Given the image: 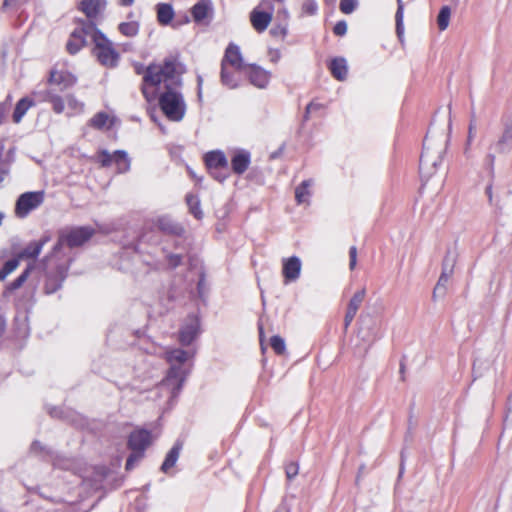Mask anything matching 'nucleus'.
I'll return each instance as SVG.
<instances>
[{
	"mask_svg": "<svg viewBox=\"0 0 512 512\" xmlns=\"http://www.w3.org/2000/svg\"><path fill=\"white\" fill-rule=\"evenodd\" d=\"M186 66L181 62L178 54L164 58L160 64H150L142 80L141 92L148 102H153L161 83L165 91L159 95V106L164 115L171 121L178 122L183 119L186 105L182 94L177 90L182 86V75Z\"/></svg>",
	"mask_w": 512,
	"mask_h": 512,
	"instance_id": "nucleus-1",
	"label": "nucleus"
},
{
	"mask_svg": "<svg viewBox=\"0 0 512 512\" xmlns=\"http://www.w3.org/2000/svg\"><path fill=\"white\" fill-rule=\"evenodd\" d=\"M164 355L170 369L159 388L169 390L170 397L173 399L179 395L188 374V371L182 365L192 358L194 353L181 348H171L167 349Z\"/></svg>",
	"mask_w": 512,
	"mask_h": 512,
	"instance_id": "nucleus-2",
	"label": "nucleus"
},
{
	"mask_svg": "<svg viewBox=\"0 0 512 512\" xmlns=\"http://www.w3.org/2000/svg\"><path fill=\"white\" fill-rule=\"evenodd\" d=\"M94 49L93 54L99 63L107 68H114L118 65L120 54L105 34L99 29L93 35Z\"/></svg>",
	"mask_w": 512,
	"mask_h": 512,
	"instance_id": "nucleus-3",
	"label": "nucleus"
},
{
	"mask_svg": "<svg viewBox=\"0 0 512 512\" xmlns=\"http://www.w3.org/2000/svg\"><path fill=\"white\" fill-rule=\"evenodd\" d=\"M69 265L67 261L61 263L54 262V255L46 259V272L44 292L52 294L62 287L67 277Z\"/></svg>",
	"mask_w": 512,
	"mask_h": 512,
	"instance_id": "nucleus-4",
	"label": "nucleus"
},
{
	"mask_svg": "<svg viewBox=\"0 0 512 512\" xmlns=\"http://www.w3.org/2000/svg\"><path fill=\"white\" fill-rule=\"evenodd\" d=\"M94 232V229L88 226L62 230L58 242L53 248V254H56L63 244H66L70 248L83 245L94 235Z\"/></svg>",
	"mask_w": 512,
	"mask_h": 512,
	"instance_id": "nucleus-5",
	"label": "nucleus"
},
{
	"mask_svg": "<svg viewBox=\"0 0 512 512\" xmlns=\"http://www.w3.org/2000/svg\"><path fill=\"white\" fill-rule=\"evenodd\" d=\"M97 28L92 22H82L80 26L76 27L70 34L66 43V50L69 54H77L84 46L87 45V38L91 37L97 32Z\"/></svg>",
	"mask_w": 512,
	"mask_h": 512,
	"instance_id": "nucleus-6",
	"label": "nucleus"
},
{
	"mask_svg": "<svg viewBox=\"0 0 512 512\" xmlns=\"http://www.w3.org/2000/svg\"><path fill=\"white\" fill-rule=\"evenodd\" d=\"M44 199V191H29L21 194L15 204V215L20 219L26 218L43 204Z\"/></svg>",
	"mask_w": 512,
	"mask_h": 512,
	"instance_id": "nucleus-7",
	"label": "nucleus"
},
{
	"mask_svg": "<svg viewBox=\"0 0 512 512\" xmlns=\"http://www.w3.org/2000/svg\"><path fill=\"white\" fill-rule=\"evenodd\" d=\"M96 161L102 167H109L115 164L117 173L119 174L128 172L131 167V159L124 150H116L113 154L109 153L107 150H101L97 153Z\"/></svg>",
	"mask_w": 512,
	"mask_h": 512,
	"instance_id": "nucleus-8",
	"label": "nucleus"
},
{
	"mask_svg": "<svg viewBox=\"0 0 512 512\" xmlns=\"http://www.w3.org/2000/svg\"><path fill=\"white\" fill-rule=\"evenodd\" d=\"M274 5L270 0H261L251 11L250 22L252 27L259 33L264 32L273 17Z\"/></svg>",
	"mask_w": 512,
	"mask_h": 512,
	"instance_id": "nucleus-9",
	"label": "nucleus"
},
{
	"mask_svg": "<svg viewBox=\"0 0 512 512\" xmlns=\"http://www.w3.org/2000/svg\"><path fill=\"white\" fill-rule=\"evenodd\" d=\"M204 160L209 173L215 180L219 182L226 180L228 177V160L222 151H210L206 153Z\"/></svg>",
	"mask_w": 512,
	"mask_h": 512,
	"instance_id": "nucleus-10",
	"label": "nucleus"
},
{
	"mask_svg": "<svg viewBox=\"0 0 512 512\" xmlns=\"http://www.w3.org/2000/svg\"><path fill=\"white\" fill-rule=\"evenodd\" d=\"M360 329L358 332V336L365 343V347L363 349L362 355L364 356L371 345L381 337L380 326L381 323L371 317L370 315L361 316L360 317Z\"/></svg>",
	"mask_w": 512,
	"mask_h": 512,
	"instance_id": "nucleus-11",
	"label": "nucleus"
},
{
	"mask_svg": "<svg viewBox=\"0 0 512 512\" xmlns=\"http://www.w3.org/2000/svg\"><path fill=\"white\" fill-rule=\"evenodd\" d=\"M442 162V150L431 152L424 142L423 151L420 156V174L423 178L429 179Z\"/></svg>",
	"mask_w": 512,
	"mask_h": 512,
	"instance_id": "nucleus-12",
	"label": "nucleus"
},
{
	"mask_svg": "<svg viewBox=\"0 0 512 512\" xmlns=\"http://www.w3.org/2000/svg\"><path fill=\"white\" fill-rule=\"evenodd\" d=\"M200 334V321L198 317L191 315L179 330L178 340L182 346H189Z\"/></svg>",
	"mask_w": 512,
	"mask_h": 512,
	"instance_id": "nucleus-13",
	"label": "nucleus"
},
{
	"mask_svg": "<svg viewBox=\"0 0 512 512\" xmlns=\"http://www.w3.org/2000/svg\"><path fill=\"white\" fill-rule=\"evenodd\" d=\"M302 263L299 257L291 256L283 259L282 274L284 277V283L295 282L299 279L301 274Z\"/></svg>",
	"mask_w": 512,
	"mask_h": 512,
	"instance_id": "nucleus-14",
	"label": "nucleus"
},
{
	"mask_svg": "<svg viewBox=\"0 0 512 512\" xmlns=\"http://www.w3.org/2000/svg\"><path fill=\"white\" fill-rule=\"evenodd\" d=\"M247 76L253 86L265 89L270 82L271 73L259 65L249 64Z\"/></svg>",
	"mask_w": 512,
	"mask_h": 512,
	"instance_id": "nucleus-15",
	"label": "nucleus"
},
{
	"mask_svg": "<svg viewBox=\"0 0 512 512\" xmlns=\"http://www.w3.org/2000/svg\"><path fill=\"white\" fill-rule=\"evenodd\" d=\"M151 433L145 429H138L129 435L128 447L130 450H136L144 453L146 448L151 444Z\"/></svg>",
	"mask_w": 512,
	"mask_h": 512,
	"instance_id": "nucleus-16",
	"label": "nucleus"
},
{
	"mask_svg": "<svg viewBox=\"0 0 512 512\" xmlns=\"http://www.w3.org/2000/svg\"><path fill=\"white\" fill-rule=\"evenodd\" d=\"M231 66L236 71H241L244 67L242 54L239 46L234 43H230L225 50L224 57L221 61V65Z\"/></svg>",
	"mask_w": 512,
	"mask_h": 512,
	"instance_id": "nucleus-17",
	"label": "nucleus"
},
{
	"mask_svg": "<svg viewBox=\"0 0 512 512\" xmlns=\"http://www.w3.org/2000/svg\"><path fill=\"white\" fill-rule=\"evenodd\" d=\"M49 83L51 86L59 87L63 91L76 83V77L68 71L53 70L50 73Z\"/></svg>",
	"mask_w": 512,
	"mask_h": 512,
	"instance_id": "nucleus-18",
	"label": "nucleus"
},
{
	"mask_svg": "<svg viewBox=\"0 0 512 512\" xmlns=\"http://www.w3.org/2000/svg\"><path fill=\"white\" fill-rule=\"evenodd\" d=\"M366 295V290L362 288L361 290L357 291L353 297L350 299L347 307V311L344 317V326L347 329L350 324L352 323L354 317L357 314L358 309L360 308L364 298Z\"/></svg>",
	"mask_w": 512,
	"mask_h": 512,
	"instance_id": "nucleus-19",
	"label": "nucleus"
},
{
	"mask_svg": "<svg viewBox=\"0 0 512 512\" xmlns=\"http://www.w3.org/2000/svg\"><path fill=\"white\" fill-rule=\"evenodd\" d=\"M33 96L38 98L40 101L50 102L52 104L53 111L57 114H61L64 111L65 102L62 97L56 94L53 88L44 92L33 93Z\"/></svg>",
	"mask_w": 512,
	"mask_h": 512,
	"instance_id": "nucleus-20",
	"label": "nucleus"
},
{
	"mask_svg": "<svg viewBox=\"0 0 512 512\" xmlns=\"http://www.w3.org/2000/svg\"><path fill=\"white\" fill-rule=\"evenodd\" d=\"M331 75L338 81H345L348 76V65L344 57H334L328 64Z\"/></svg>",
	"mask_w": 512,
	"mask_h": 512,
	"instance_id": "nucleus-21",
	"label": "nucleus"
},
{
	"mask_svg": "<svg viewBox=\"0 0 512 512\" xmlns=\"http://www.w3.org/2000/svg\"><path fill=\"white\" fill-rule=\"evenodd\" d=\"M251 155L246 150L237 151L231 159V167L235 174L242 175L249 167Z\"/></svg>",
	"mask_w": 512,
	"mask_h": 512,
	"instance_id": "nucleus-22",
	"label": "nucleus"
},
{
	"mask_svg": "<svg viewBox=\"0 0 512 512\" xmlns=\"http://www.w3.org/2000/svg\"><path fill=\"white\" fill-rule=\"evenodd\" d=\"M497 153H505L512 149V120L505 125L502 136L490 147Z\"/></svg>",
	"mask_w": 512,
	"mask_h": 512,
	"instance_id": "nucleus-23",
	"label": "nucleus"
},
{
	"mask_svg": "<svg viewBox=\"0 0 512 512\" xmlns=\"http://www.w3.org/2000/svg\"><path fill=\"white\" fill-rule=\"evenodd\" d=\"M106 7L105 0H82L79 9L89 18L93 19L98 16Z\"/></svg>",
	"mask_w": 512,
	"mask_h": 512,
	"instance_id": "nucleus-24",
	"label": "nucleus"
},
{
	"mask_svg": "<svg viewBox=\"0 0 512 512\" xmlns=\"http://www.w3.org/2000/svg\"><path fill=\"white\" fill-rule=\"evenodd\" d=\"M157 227L160 231L170 235L181 236L184 233V228L168 216L159 217Z\"/></svg>",
	"mask_w": 512,
	"mask_h": 512,
	"instance_id": "nucleus-25",
	"label": "nucleus"
},
{
	"mask_svg": "<svg viewBox=\"0 0 512 512\" xmlns=\"http://www.w3.org/2000/svg\"><path fill=\"white\" fill-rule=\"evenodd\" d=\"M314 181L312 179L304 180L295 189V200L297 204H310V197L312 195L311 187Z\"/></svg>",
	"mask_w": 512,
	"mask_h": 512,
	"instance_id": "nucleus-26",
	"label": "nucleus"
},
{
	"mask_svg": "<svg viewBox=\"0 0 512 512\" xmlns=\"http://www.w3.org/2000/svg\"><path fill=\"white\" fill-rule=\"evenodd\" d=\"M182 450V443L180 441H176L173 447L166 454V457L161 465V471L163 473H168V471L175 466L180 452Z\"/></svg>",
	"mask_w": 512,
	"mask_h": 512,
	"instance_id": "nucleus-27",
	"label": "nucleus"
},
{
	"mask_svg": "<svg viewBox=\"0 0 512 512\" xmlns=\"http://www.w3.org/2000/svg\"><path fill=\"white\" fill-rule=\"evenodd\" d=\"M236 70H230L229 67L224 64L221 65L220 79L221 83L229 89H235L239 86L240 78L236 74Z\"/></svg>",
	"mask_w": 512,
	"mask_h": 512,
	"instance_id": "nucleus-28",
	"label": "nucleus"
},
{
	"mask_svg": "<svg viewBox=\"0 0 512 512\" xmlns=\"http://www.w3.org/2000/svg\"><path fill=\"white\" fill-rule=\"evenodd\" d=\"M46 239L40 241H34L29 243L24 249H22L17 257L21 259H35L41 253L44 244L46 243Z\"/></svg>",
	"mask_w": 512,
	"mask_h": 512,
	"instance_id": "nucleus-29",
	"label": "nucleus"
},
{
	"mask_svg": "<svg viewBox=\"0 0 512 512\" xmlns=\"http://www.w3.org/2000/svg\"><path fill=\"white\" fill-rule=\"evenodd\" d=\"M35 105L34 101L29 97H24L20 99L13 112V121L15 123H20L26 112L30 107Z\"/></svg>",
	"mask_w": 512,
	"mask_h": 512,
	"instance_id": "nucleus-30",
	"label": "nucleus"
},
{
	"mask_svg": "<svg viewBox=\"0 0 512 512\" xmlns=\"http://www.w3.org/2000/svg\"><path fill=\"white\" fill-rule=\"evenodd\" d=\"M174 17V10L170 4L160 3L157 5V19L160 24H169Z\"/></svg>",
	"mask_w": 512,
	"mask_h": 512,
	"instance_id": "nucleus-31",
	"label": "nucleus"
},
{
	"mask_svg": "<svg viewBox=\"0 0 512 512\" xmlns=\"http://www.w3.org/2000/svg\"><path fill=\"white\" fill-rule=\"evenodd\" d=\"M211 10L210 4L206 2H198L192 8V16L196 22H201L207 18Z\"/></svg>",
	"mask_w": 512,
	"mask_h": 512,
	"instance_id": "nucleus-32",
	"label": "nucleus"
},
{
	"mask_svg": "<svg viewBox=\"0 0 512 512\" xmlns=\"http://www.w3.org/2000/svg\"><path fill=\"white\" fill-rule=\"evenodd\" d=\"M186 202L189 207L190 213L198 220L202 219L203 212L200 207V200L196 195L188 194L186 196Z\"/></svg>",
	"mask_w": 512,
	"mask_h": 512,
	"instance_id": "nucleus-33",
	"label": "nucleus"
},
{
	"mask_svg": "<svg viewBox=\"0 0 512 512\" xmlns=\"http://www.w3.org/2000/svg\"><path fill=\"white\" fill-rule=\"evenodd\" d=\"M118 29L120 33L126 37H134L139 32V24L136 21L122 22Z\"/></svg>",
	"mask_w": 512,
	"mask_h": 512,
	"instance_id": "nucleus-34",
	"label": "nucleus"
},
{
	"mask_svg": "<svg viewBox=\"0 0 512 512\" xmlns=\"http://www.w3.org/2000/svg\"><path fill=\"white\" fill-rule=\"evenodd\" d=\"M20 264V259L18 257L9 259L4 263L2 268L0 269V281L6 279L8 275H10Z\"/></svg>",
	"mask_w": 512,
	"mask_h": 512,
	"instance_id": "nucleus-35",
	"label": "nucleus"
},
{
	"mask_svg": "<svg viewBox=\"0 0 512 512\" xmlns=\"http://www.w3.org/2000/svg\"><path fill=\"white\" fill-rule=\"evenodd\" d=\"M451 10L448 6H443L437 16V25L440 31L447 29L450 21Z\"/></svg>",
	"mask_w": 512,
	"mask_h": 512,
	"instance_id": "nucleus-36",
	"label": "nucleus"
},
{
	"mask_svg": "<svg viewBox=\"0 0 512 512\" xmlns=\"http://www.w3.org/2000/svg\"><path fill=\"white\" fill-rule=\"evenodd\" d=\"M452 276V273H449V272H446V271H443L441 272V275L437 281V284L434 288V291H433V298L436 299L438 293L440 294H444L445 293V290H446V285L450 279V277Z\"/></svg>",
	"mask_w": 512,
	"mask_h": 512,
	"instance_id": "nucleus-37",
	"label": "nucleus"
},
{
	"mask_svg": "<svg viewBox=\"0 0 512 512\" xmlns=\"http://www.w3.org/2000/svg\"><path fill=\"white\" fill-rule=\"evenodd\" d=\"M31 268H32L31 266H28L14 281H12L6 287V290L9 292H13V291L19 289L28 279Z\"/></svg>",
	"mask_w": 512,
	"mask_h": 512,
	"instance_id": "nucleus-38",
	"label": "nucleus"
},
{
	"mask_svg": "<svg viewBox=\"0 0 512 512\" xmlns=\"http://www.w3.org/2000/svg\"><path fill=\"white\" fill-rule=\"evenodd\" d=\"M456 258H457L456 252L448 250L443 259L442 270L453 274L455 263H456Z\"/></svg>",
	"mask_w": 512,
	"mask_h": 512,
	"instance_id": "nucleus-39",
	"label": "nucleus"
},
{
	"mask_svg": "<svg viewBox=\"0 0 512 512\" xmlns=\"http://www.w3.org/2000/svg\"><path fill=\"white\" fill-rule=\"evenodd\" d=\"M403 16H404V4L402 0H397V11L395 14L396 20V31L398 36L400 37L403 34Z\"/></svg>",
	"mask_w": 512,
	"mask_h": 512,
	"instance_id": "nucleus-40",
	"label": "nucleus"
},
{
	"mask_svg": "<svg viewBox=\"0 0 512 512\" xmlns=\"http://www.w3.org/2000/svg\"><path fill=\"white\" fill-rule=\"evenodd\" d=\"M108 114L105 112L96 113L89 121L90 126L96 129H102L106 126L108 121Z\"/></svg>",
	"mask_w": 512,
	"mask_h": 512,
	"instance_id": "nucleus-41",
	"label": "nucleus"
},
{
	"mask_svg": "<svg viewBox=\"0 0 512 512\" xmlns=\"http://www.w3.org/2000/svg\"><path fill=\"white\" fill-rule=\"evenodd\" d=\"M270 346L278 355H283L286 350V344L282 337L274 335L270 339Z\"/></svg>",
	"mask_w": 512,
	"mask_h": 512,
	"instance_id": "nucleus-42",
	"label": "nucleus"
},
{
	"mask_svg": "<svg viewBox=\"0 0 512 512\" xmlns=\"http://www.w3.org/2000/svg\"><path fill=\"white\" fill-rule=\"evenodd\" d=\"M131 454L129 455V457L127 458V461H126V464H125V469L127 471L129 470H132L136 464L143 458L144 456V453L142 452H139V451H136V450H131Z\"/></svg>",
	"mask_w": 512,
	"mask_h": 512,
	"instance_id": "nucleus-43",
	"label": "nucleus"
},
{
	"mask_svg": "<svg viewBox=\"0 0 512 512\" xmlns=\"http://www.w3.org/2000/svg\"><path fill=\"white\" fill-rule=\"evenodd\" d=\"M358 6V0H341L340 11L344 14H351L355 11Z\"/></svg>",
	"mask_w": 512,
	"mask_h": 512,
	"instance_id": "nucleus-44",
	"label": "nucleus"
},
{
	"mask_svg": "<svg viewBox=\"0 0 512 512\" xmlns=\"http://www.w3.org/2000/svg\"><path fill=\"white\" fill-rule=\"evenodd\" d=\"M163 251L166 253V261L171 269L177 268L182 263L181 254L167 253L166 248H163Z\"/></svg>",
	"mask_w": 512,
	"mask_h": 512,
	"instance_id": "nucleus-45",
	"label": "nucleus"
},
{
	"mask_svg": "<svg viewBox=\"0 0 512 512\" xmlns=\"http://www.w3.org/2000/svg\"><path fill=\"white\" fill-rule=\"evenodd\" d=\"M318 11L316 0H304L302 4V12L306 15L313 16Z\"/></svg>",
	"mask_w": 512,
	"mask_h": 512,
	"instance_id": "nucleus-46",
	"label": "nucleus"
},
{
	"mask_svg": "<svg viewBox=\"0 0 512 512\" xmlns=\"http://www.w3.org/2000/svg\"><path fill=\"white\" fill-rule=\"evenodd\" d=\"M66 102L68 108L74 112H81L83 110L84 104L78 101L73 95H67Z\"/></svg>",
	"mask_w": 512,
	"mask_h": 512,
	"instance_id": "nucleus-47",
	"label": "nucleus"
},
{
	"mask_svg": "<svg viewBox=\"0 0 512 512\" xmlns=\"http://www.w3.org/2000/svg\"><path fill=\"white\" fill-rule=\"evenodd\" d=\"M299 471V465L297 462H289L285 466V473L288 480L295 478Z\"/></svg>",
	"mask_w": 512,
	"mask_h": 512,
	"instance_id": "nucleus-48",
	"label": "nucleus"
},
{
	"mask_svg": "<svg viewBox=\"0 0 512 512\" xmlns=\"http://www.w3.org/2000/svg\"><path fill=\"white\" fill-rule=\"evenodd\" d=\"M333 32L337 36H344L347 32V23L344 20L338 21L333 28Z\"/></svg>",
	"mask_w": 512,
	"mask_h": 512,
	"instance_id": "nucleus-49",
	"label": "nucleus"
},
{
	"mask_svg": "<svg viewBox=\"0 0 512 512\" xmlns=\"http://www.w3.org/2000/svg\"><path fill=\"white\" fill-rule=\"evenodd\" d=\"M70 460L64 459L59 456H56L53 458V465L54 467L60 468V469H68L70 467Z\"/></svg>",
	"mask_w": 512,
	"mask_h": 512,
	"instance_id": "nucleus-50",
	"label": "nucleus"
},
{
	"mask_svg": "<svg viewBox=\"0 0 512 512\" xmlns=\"http://www.w3.org/2000/svg\"><path fill=\"white\" fill-rule=\"evenodd\" d=\"M476 133V120L474 115L472 116L469 127H468V139H467V145H470L472 139L474 138Z\"/></svg>",
	"mask_w": 512,
	"mask_h": 512,
	"instance_id": "nucleus-51",
	"label": "nucleus"
},
{
	"mask_svg": "<svg viewBox=\"0 0 512 512\" xmlns=\"http://www.w3.org/2000/svg\"><path fill=\"white\" fill-rule=\"evenodd\" d=\"M357 263V248L351 246L349 249V268L353 270Z\"/></svg>",
	"mask_w": 512,
	"mask_h": 512,
	"instance_id": "nucleus-52",
	"label": "nucleus"
},
{
	"mask_svg": "<svg viewBox=\"0 0 512 512\" xmlns=\"http://www.w3.org/2000/svg\"><path fill=\"white\" fill-rule=\"evenodd\" d=\"M268 56L272 63H277L281 58V52L278 49H269Z\"/></svg>",
	"mask_w": 512,
	"mask_h": 512,
	"instance_id": "nucleus-53",
	"label": "nucleus"
},
{
	"mask_svg": "<svg viewBox=\"0 0 512 512\" xmlns=\"http://www.w3.org/2000/svg\"><path fill=\"white\" fill-rule=\"evenodd\" d=\"M7 103H0V124L5 121V113L8 111Z\"/></svg>",
	"mask_w": 512,
	"mask_h": 512,
	"instance_id": "nucleus-54",
	"label": "nucleus"
},
{
	"mask_svg": "<svg viewBox=\"0 0 512 512\" xmlns=\"http://www.w3.org/2000/svg\"><path fill=\"white\" fill-rule=\"evenodd\" d=\"M204 287H205V276H204V274H201L200 279L197 284V290L201 296L203 294Z\"/></svg>",
	"mask_w": 512,
	"mask_h": 512,
	"instance_id": "nucleus-55",
	"label": "nucleus"
},
{
	"mask_svg": "<svg viewBox=\"0 0 512 512\" xmlns=\"http://www.w3.org/2000/svg\"><path fill=\"white\" fill-rule=\"evenodd\" d=\"M274 512H290V507L287 502L284 500Z\"/></svg>",
	"mask_w": 512,
	"mask_h": 512,
	"instance_id": "nucleus-56",
	"label": "nucleus"
},
{
	"mask_svg": "<svg viewBox=\"0 0 512 512\" xmlns=\"http://www.w3.org/2000/svg\"><path fill=\"white\" fill-rule=\"evenodd\" d=\"M44 448L42 447V445L40 444V442L38 441H34L31 445V451L34 452V453H38L40 451H42Z\"/></svg>",
	"mask_w": 512,
	"mask_h": 512,
	"instance_id": "nucleus-57",
	"label": "nucleus"
},
{
	"mask_svg": "<svg viewBox=\"0 0 512 512\" xmlns=\"http://www.w3.org/2000/svg\"><path fill=\"white\" fill-rule=\"evenodd\" d=\"M150 65H148L147 67H145L143 64H136L135 65V71L137 74H143V77L145 76V73H146V69L149 67Z\"/></svg>",
	"mask_w": 512,
	"mask_h": 512,
	"instance_id": "nucleus-58",
	"label": "nucleus"
},
{
	"mask_svg": "<svg viewBox=\"0 0 512 512\" xmlns=\"http://www.w3.org/2000/svg\"><path fill=\"white\" fill-rule=\"evenodd\" d=\"M197 84H198V98L201 99L203 78L200 75L197 77Z\"/></svg>",
	"mask_w": 512,
	"mask_h": 512,
	"instance_id": "nucleus-59",
	"label": "nucleus"
},
{
	"mask_svg": "<svg viewBox=\"0 0 512 512\" xmlns=\"http://www.w3.org/2000/svg\"><path fill=\"white\" fill-rule=\"evenodd\" d=\"M485 193L489 199V202H492V185L491 184L486 187Z\"/></svg>",
	"mask_w": 512,
	"mask_h": 512,
	"instance_id": "nucleus-60",
	"label": "nucleus"
},
{
	"mask_svg": "<svg viewBox=\"0 0 512 512\" xmlns=\"http://www.w3.org/2000/svg\"><path fill=\"white\" fill-rule=\"evenodd\" d=\"M312 107H313V103H310L307 105L306 110H305V115H304L305 120H307L309 118V113H310V110Z\"/></svg>",
	"mask_w": 512,
	"mask_h": 512,
	"instance_id": "nucleus-61",
	"label": "nucleus"
},
{
	"mask_svg": "<svg viewBox=\"0 0 512 512\" xmlns=\"http://www.w3.org/2000/svg\"><path fill=\"white\" fill-rule=\"evenodd\" d=\"M134 3V0H120V5L128 7Z\"/></svg>",
	"mask_w": 512,
	"mask_h": 512,
	"instance_id": "nucleus-62",
	"label": "nucleus"
},
{
	"mask_svg": "<svg viewBox=\"0 0 512 512\" xmlns=\"http://www.w3.org/2000/svg\"><path fill=\"white\" fill-rule=\"evenodd\" d=\"M487 158H488V160H489V164H490V165H491V167H492V166H493V163H494V158H495V157H494V155L489 154V155L487 156Z\"/></svg>",
	"mask_w": 512,
	"mask_h": 512,
	"instance_id": "nucleus-63",
	"label": "nucleus"
},
{
	"mask_svg": "<svg viewBox=\"0 0 512 512\" xmlns=\"http://www.w3.org/2000/svg\"><path fill=\"white\" fill-rule=\"evenodd\" d=\"M280 34L282 35V37H285L287 35V28L286 27H281L280 28Z\"/></svg>",
	"mask_w": 512,
	"mask_h": 512,
	"instance_id": "nucleus-64",
	"label": "nucleus"
}]
</instances>
